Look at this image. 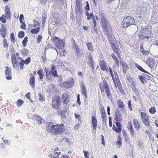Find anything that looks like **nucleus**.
<instances>
[{
	"mask_svg": "<svg viewBox=\"0 0 158 158\" xmlns=\"http://www.w3.org/2000/svg\"><path fill=\"white\" fill-rule=\"evenodd\" d=\"M99 16L101 18V24L105 32H108L109 36H111V34L110 33L109 31L110 30V25L108 20L106 19V16L104 13H101L99 14Z\"/></svg>",
	"mask_w": 158,
	"mask_h": 158,
	"instance_id": "1",
	"label": "nucleus"
},
{
	"mask_svg": "<svg viewBox=\"0 0 158 158\" xmlns=\"http://www.w3.org/2000/svg\"><path fill=\"white\" fill-rule=\"evenodd\" d=\"M48 127L50 128L49 130L50 133L53 135H57L61 134L65 130V128L63 124L52 125V126L49 125Z\"/></svg>",
	"mask_w": 158,
	"mask_h": 158,
	"instance_id": "2",
	"label": "nucleus"
},
{
	"mask_svg": "<svg viewBox=\"0 0 158 158\" xmlns=\"http://www.w3.org/2000/svg\"><path fill=\"white\" fill-rule=\"evenodd\" d=\"M135 20L134 18L130 16L125 17L122 23V26L123 28H126L134 24Z\"/></svg>",
	"mask_w": 158,
	"mask_h": 158,
	"instance_id": "3",
	"label": "nucleus"
},
{
	"mask_svg": "<svg viewBox=\"0 0 158 158\" xmlns=\"http://www.w3.org/2000/svg\"><path fill=\"white\" fill-rule=\"evenodd\" d=\"M150 32L149 30L146 28H143L141 29L139 34L138 36L141 40L148 39L150 38Z\"/></svg>",
	"mask_w": 158,
	"mask_h": 158,
	"instance_id": "4",
	"label": "nucleus"
},
{
	"mask_svg": "<svg viewBox=\"0 0 158 158\" xmlns=\"http://www.w3.org/2000/svg\"><path fill=\"white\" fill-rule=\"evenodd\" d=\"M53 42L58 49H62L64 46V43L62 40L58 37H54L52 39Z\"/></svg>",
	"mask_w": 158,
	"mask_h": 158,
	"instance_id": "5",
	"label": "nucleus"
},
{
	"mask_svg": "<svg viewBox=\"0 0 158 158\" xmlns=\"http://www.w3.org/2000/svg\"><path fill=\"white\" fill-rule=\"evenodd\" d=\"M52 107L55 109L58 108L60 106V97L59 96H56L52 98Z\"/></svg>",
	"mask_w": 158,
	"mask_h": 158,
	"instance_id": "6",
	"label": "nucleus"
},
{
	"mask_svg": "<svg viewBox=\"0 0 158 158\" xmlns=\"http://www.w3.org/2000/svg\"><path fill=\"white\" fill-rule=\"evenodd\" d=\"M141 115L142 122L143 123L147 126H149L150 124L147 114L145 112H142L141 113Z\"/></svg>",
	"mask_w": 158,
	"mask_h": 158,
	"instance_id": "7",
	"label": "nucleus"
},
{
	"mask_svg": "<svg viewBox=\"0 0 158 158\" xmlns=\"http://www.w3.org/2000/svg\"><path fill=\"white\" fill-rule=\"evenodd\" d=\"M111 47L114 52L116 53L119 57L120 54V50L117 42H115L111 44Z\"/></svg>",
	"mask_w": 158,
	"mask_h": 158,
	"instance_id": "8",
	"label": "nucleus"
},
{
	"mask_svg": "<svg viewBox=\"0 0 158 158\" xmlns=\"http://www.w3.org/2000/svg\"><path fill=\"white\" fill-rule=\"evenodd\" d=\"M115 117L116 122H120L122 120V115L119 109H117L116 110Z\"/></svg>",
	"mask_w": 158,
	"mask_h": 158,
	"instance_id": "9",
	"label": "nucleus"
},
{
	"mask_svg": "<svg viewBox=\"0 0 158 158\" xmlns=\"http://www.w3.org/2000/svg\"><path fill=\"white\" fill-rule=\"evenodd\" d=\"M146 63L149 67L153 68L156 64V61L152 58L148 57L147 58Z\"/></svg>",
	"mask_w": 158,
	"mask_h": 158,
	"instance_id": "10",
	"label": "nucleus"
},
{
	"mask_svg": "<svg viewBox=\"0 0 158 158\" xmlns=\"http://www.w3.org/2000/svg\"><path fill=\"white\" fill-rule=\"evenodd\" d=\"M6 70L5 72L6 78L8 80H11L12 79L11 69L10 68L6 67Z\"/></svg>",
	"mask_w": 158,
	"mask_h": 158,
	"instance_id": "11",
	"label": "nucleus"
},
{
	"mask_svg": "<svg viewBox=\"0 0 158 158\" xmlns=\"http://www.w3.org/2000/svg\"><path fill=\"white\" fill-rule=\"evenodd\" d=\"M90 67H91L93 70L94 69V62L93 60V57L90 53H89V58L88 59Z\"/></svg>",
	"mask_w": 158,
	"mask_h": 158,
	"instance_id": "12",
	"label": "nucleus"
},
{
	"mask_svg": "<svg viewBox=\"0 0 158 158\" xmlns=\"http://www.w3.org/2000/svg\"><path fill=\"white\" fill-rule=\"evenodd\" d=\"M109 32L111 34L110 35H111L109 36V34H108V32H105L106 33H107V35L108 36L109 38V40L110 41V42L111 44H113L114 43H115V42H117L116 39L114 36L113 35H112V32L110 31V30L109 31Z\"/></svg>",
	"mask_w": 158,
	"mask_h": 158,
	"instance_id": "13",
	"label": "nucleus"
},
{
	"mask_svg": "<svg viewBox=\"0 0 158 158\" xmlns=\"http://www.w3.org/2000/svg\"><path fill=\"white\" fill-rule=\"evenodd\" d=\"M100 67L102 70L107 71L108 67L104 60H101L99 63Z\"/></svg>",
	"mask_w": 158,
	"mask_h": 158,
	"instance_id": "14",
	"label": "nucleus"
},
{
	"mask_svg": "<svg viewBox=\"0 0 158 158\" xmlns=\"http://www.w3.org/2000/svg\"><path fill=\"white\" fill-rule=\"evenodd\" d=\"M74 84V82L73 79L71 81H68L63 83V85L66 88H71L73 87Z\"/></svg>",
	"mask_w": 158,
	"mask_h": 158,
	"instance_id": "15",
	"label": "nucleus"
},
{
	"mask_svg": "<svg viewBox=\"0 0 158 158\" xmlns=\"http://www.w3.org/2000/svg\"><path fill=\"white\" fill-rule=\"evenodd\" d=\"M69 96L67 94H64L62 95V99L63 100V103L67 104L69 102Z\"/></svg>",
	"mask_w": 158,
	"mask_h": 158,
	"instance_id": "16",
	"label": "nucleus"
},
{
	"mask_svg": "<svg viewBox=\"0 0 158 158\" xmlns=\"http://www.w3.org/2000/svg\"><path fill=\"white\" fill-rule=\"evenodd\" d=\"M5 17H6L7 19H10L11 17L10 9L8 6H6L5 7Z\"/></svg>",
	"mask_w": 158,
	"mask_h": 158,
	"instance_id": "17",
	"label": "nucleus"
},
{
	"mask_svg": "<svg viewBox=\"0 0 158 158\" xmlns=\"http://www.w3.org/2000/svg\"><path fill=\"white\" fill-rule=\"evenodd\" d=\"M120 62L122 66L123 72V73H125L129 69L128 65L126 62H123V60L122 61H120Z\"/></svg>",
	"mask_w": 158,
	"mask_h": 158,
	"instance_id": "18",
	"label": "nucleus"
},
{
	"mask_svg": "<svg viewBox=\"0 0 158 158\" xmlns=\"http://www.w3.org/2000/svg\"><path fill=\"white\" fill-rule=\"evenodd\" d=\"M92 123L93 124V129L96 130L97 126V119L96 117L94 116L92 117Z\"/></svg>",
	"mask_w": 158,
	"mask_h": 158,
	"instance_id": "19",
	"label": "nucleus"
},
{
	"mask_svg": "<svg viewBox=\"0 0 158 158\" xmlns=\"http://www.w3.org/2000/svg\"><path fill=\"white\" fill-rule=\"evenodd\" d=\"M35 76L33 75L32 76L30 77L29 80V84L32 88L35 87Z\"/></svg>",
	"mask_w": 158,
	"mask_h": 158,
	"instance_id": "20",
	"label": "nucleus"
},
{
	"mask_svg": "<svg viewBox=\"0 0 158 158\" xmlns=\"http://www.w3.org/2000/svg\"><path fill=\"white\" fill-rule=\"evenodd\" d=\"M139 12H138V14H142V15H144L147 12V8L144 6H142L141 7L140 9Z\"/></svg>",
	"mask_w": 158,
	"mask_h": 158,
	"instance_id": "21",
	"label": "nucleus"
},
{
	"mask_svg": "<svg viewBox=\"0 0 158 158\" xmlns=\"http://www.w3.org/2000/svg\"><path fill=\"white\" fill-rule=\"evenodd\" d=\"M74 51L78 57H80V51L79 47L77 45L73 48Z\"/></svg>",
	"mask_w": 158,
	"mask_h": 158,
	"instance_id": "22",
	"label": "nucleus"
},
{
	"mask_svg": "<svg viewBox=\"0 0 158 158\" xmlns=\"http://www.w3.org/2000/svg\"><path fill=\"white\" fill-rule=\"evenodd\" d=\"M97 23L96 22H95V24H94V27H93L92 28V33H96L97 34H98V31L97 27Z\"/></svg>",
	"mask_w": 158,
	"mask_h": 158,
	"instance_id": "23",
	"label": "nucleus"
},
{
	"mask_svg": "<svg viewBox=\"0 0 158 158\" xmlns=\"http://www.w3.org/2000/svg\"><path fill=\"white\" fill-rule=\"evenodd\" d=\"M134 125L137 130H138L140 127L139 123L138 121L135 119H134L133 121Z\"/></svg>",
	"mask_w": 158,
	"mask_h": 158,
	"instance_id": "24",
	"label": "nucleus"
},
{
	"mask_svg": "<svg viewBox=\"0 0 158 158\" xmlns=\"http://www.w3.org/2000/svg\"><path fill=\"white\" fill-rule=\"evenodd\" d=\"M135 65L137 68L139 69V70L147 74H148L149 75L150 74L147 71H146L145 70L143 69L141 66H140L139 64H135Z\"/></svg>",
	"mask_w": 158,
	"mask_h": 158,
	"instance_id": "25",
	"label": "nucleus"
},
{
	"mask_svg": "<svg viewBox=\"0 0 158 158\" xmlns=\"http://www.w3.org/2000/svg\"><path fill=\"white\" fill-rule=\"evenodd\" d=\"M43 73V69H42L39 70L37 72V74L39 76L40 80L43 79V78L44 75Z\"/></svg>",
	"mask_w": 158,
	"mask_h": 158,
	"instance_id": "26",
	"label": "nucleus"
},
{
	"mask_svg": "<svg viewBox=\"0 0 158 158\" xmlns=\"http://www.w3.org/2000/svg\"><path fill=\"white\" fill-rule=\"evenodd\" d=\"M35 120L37 122L38 124L40 125L42 123L43 119L40 116H38L37 115L35 116Z\"/></svg>",
	"mask_w": 158,
	"mask_h": 158,
	"instance_id": "27",
	"label": "nucleus"
},
{
	"mask_svg": "<svg viewBox=\"0 0 158 158\" xmlns=\"http://www.w3.org/2000/svg\"><path fill=\"white\" fill-rule=\"evenodd\" d=\"M81 90L82 94L85 96L86 98H87L86 90L83 84L81 85Z\"/></svg>",
	"mask_w": 158,
	"mask_h": 158,
	"instance_id": "28",
	"label": "nucleus"
},
{
	"mask_svg": "<svg viewBox=\"0 0 158 158\" xmlns=\"http://www.w3.org/2000/svg\"><path fill=\"white\" fill-rule=\"evenodd\" d=\"M88 49L89 51L92 52L94 51V49L92 44L90 42H88L86 44Z\"/></svg>",
	"mask_w": 158,
	"mask_h": 158,
	"instance_id": "29",
	"label": "nucleus"
},
{
	"mask_svg": "<svg viewBox=\"0 0 158 158\" xmlns=\"http://www.w3.org/2000/svg\"><path fill=\"white\" fill-rule=\"evenodd\" d=\"M48 74L50 75L51 74L54 77L57 76V71L56 70H51L50 71L49 70H48Z\"/></svg>",
	"mask_w": 158,
	"mask_h": 158,
	"instance_id": "30",
	"label": "nucleus"
},
{
	"mask_svg": "<svg viewBox=\"0 0 158 158\" xmlns=\"http://www.w3.org/2000/svg\"><path fill=\"white\" fill-rule=\"evenodd\" d=\"M123 135L124 137L125 140L127 143H128L130 142V139L128 138L127 135L125 131H123Z\"/></svg>",
	"mask_w": 158,
	"mask_h": 158,
	"instance_id": "31",
	"label": "nucleus"
},
{
	"mask_svg": "<svg viewBox=\"0 0 158 158\" xmlns=\"http://www.w3.org/2000/svg\"><path fill=\"white\" fill-rule=\"evenodd\" d=\"M105 93L107 95V96L110 99L111 97V93L110 92L109 88H107L106 89H105Z\"/></svg>",
	"mask_w": 158,
	"mask_h": 158,
	"instance_id": "32",
	"label": "nucleus"
},
{
	"mask_svg": "<svg viewBox=\"0 0 158 158\" xmlns=\"http://www.w3.org/2000/svg\"><path fill=\"white\" fill-rule=\"evenodd\" d=\"M7 30L6 29H4L1 30V29L0 30V33L1 35V36L3 37V38H5V36L6 35V31Z\"/></svg>",
	"mask_w": 158,
	"mask_h": 158,
	"instance_id": "33",
	"label": "nucleus"
},
{
	"mask_svg": "<svg viewBox=\"0 0 158 158\" xmlns=\"http://www.w3.org/2000/svg\"><path fill=\"white\" fill-rule=\"evenodd\" d=\"M40 28L38 27L37 28H34L32 29L31 31V32L32 34H36L38 33L40 31Z\"/></svg>",
	"mask_w": 158,
	"mask_h": 158,
	"instance_id": "34",
	"label": "nucleus"
},
{
	"mask_svg": "<svg viewBox=\"0 0 158 158\" xmlns=\"http://www.w3.org/2000/svg\"><path fill=\"white\" fill-rule=\"evenodd\" d=\"M118 106L120 108H122L124 106L123 102L121 100H118L117 101Z\"/></svg>",
	"mask_w": 158,
	"mask_h": 158,
	"instance_id": "35",
	"label": "nucleus"
},
{
	"mask_svg": "<svg viewBox=\"0 0 158 158\" xmlns=\"http://www.w3.org/2000/svg\"><path fill=\"white\" fill-rule=\"evenodd\" d=\"M6 19L5 15H3L0 18V20L2 23H4L6 22Z\"/></svg>",
	"mask_w": 158,
	"mask_h": 158,
	"instance_id": "36",
	"label": "nucleus"
},
{
	"mask_svg": "<svg viewBox=\"0 0 158 158\" xmlns=\"http://www.w3.org/2000/svg\"><path fill=\"white\" fill-rule=\"evenodd\" d=\"M28 41V37L27 36H25L22 41V44L23 46L25 47L27 45V43Z\"/></svg>",
	"mask_w": 158,
	"mask_h": 158,
	"instance_id": "37",
	"label": "nucleus"
},
{
	"mask_svg": "<svg viewBox=\"0 0 158 158\" xmlns=\"http://www.w3.org/2000/svg\"><path fill=\"white\" fill-rule=\"evenodd\" d=\"M22 54L24 56H26L28 55V51L26 48H24L22 50Z\"/></svg>",
	"mask_w": 158,
	"mask_h": 158,
	"instance_id": "38",
	"label": "nucleus"
},
{
	"mask_svg": "<svg viewBox=\"0 0 158 158\" xmlns=\"http://www.w3.org/2000/svg\"><path fill=\"white\" fill-rule=\"evenodd\" d=\"M25 64L24 61V60H22L19 62V65L20 68V69H23V66L24 64Z\"/></svg>",
	"mask_w": 158,
	"mask_h": 158,
	"instance_id": "39",
	"label": "nucleus"
},
{
	"mask_svg": "<svg viewBox=\"0 0 158 158\" xmlns=\"http://www.w3.org/2000/svg\"><path fill=\"white\" fill-rule=\"evenodd\" d=\"M82 7H79L77 8V10H76V12L77 14L78 15H81L83 13V12L82 10Z\"/></svg>",
	"mask_w": 158,
	"mask_h": 158,
	"instance_id": "40",
	"label": "nucleus"
},
{
	"mask_svg": "<svg viewBox=\"0 0 158 158\" xmlns=\"http://www.w3.org/2000/svg\"><path fill=\"white\" fill-rule=\"evenodd\" d=\"M102 87L104 88V89H106L107 88H109V87L107 85V84L106 81H103L102 82Z\"/></svg>",
	"mask_w": 158,
	"mask_h": 158,
	"instance_id": "41",
	"label": "nucleus"
},
{
	"mask_svg": "<svg viewBox=\"0 0 158 158\" xmlns=\"http://www.w3.org/2000/svg\"><path fill=\"white\" fill-rule=\"evenodd\" d=\"M149 112L151 114H154L156 112L155 108L154 107H151L149 109Z\"/></svg>",
	"mask_w": 158,
	"mask_h": 158,
	"instance_id": "42",
	"label": "nucleus"
},
{
	"mask_svg": "<svg viewBox=\"0 0 158 158\" xmlns=\"http://www.w3.org/2000/svg\"><path fill=\"white\" fill-rule=\"evenodd\" d=\"M24 32L23 31H20L19 32L18 36L19 38H23L24 36Z\"/></svg>",
	"mask_w": 158,
	"mask_h": 158,
	"instance_id": "43",
	"label": "nucleus"
},
{
	"mask_svg": "<svg viewBox=\"0 0 158 158\" xmlns=\"http://www.w3.org/2000/svg\"><path fill=\"white\" fill-rule=\"evenodd\" d=\"M139 79V80L141 81L143 83V84H144V81H145V79L144 78V77L142 75H139L138 76Z\"/></svg>",
	"mask_w": 158,
	"mask_h": 158,
	"instance_id": "44",
	"label": "nucleus"
},
{
	"mask_svg": "<svg viewBox=\"0 0 158 158\" xmlns=\"http://www.w3.org/2000/svg\"><path fill=\"white\" fill-rule=\"evenodd\" d=\"M11 41L14 43L15 41V35L13 33H12L10 35Z\"/></svg>",
	"mask_w": 158,
	"mask_h": 158,
	"instance_id": "45",
	"label": "nucleus"
},
{
	"mask_svg": "<svg viewBox=\"0 0 158 158\" xmlns=\"http://www.w3.org/2000/svg\"><path fill=\"white\" fill-rule=\"evenodd\" d=\"M39 99L40 101L43 102L45 99L43 98V95L40 93L39 94Z\"/></svg>",
	"mask_w": 158,
	"mask_h": 158,
	"instance_id": "46",
	"label": "nucleus"
},
{
	"mask_svg": "<svg viewBox=\"0 0 158 158\" xmlns=\"http://www.w3.org/2000/svg\"><path fill=\"white\" fill-rule=\"evenodd\" d=\"M3 46L4 48H8V44L6 41V39H4L3 40Z\"/></svg>",
	"mask_w": 158,
	"mask_h": 158,
	"instance_id": "47",
	"label": "nucleus"
},
{
	"mask_svg": "<svg viewBox=\"0 0 158 158\" xmlns=\"http://www.w3.org/2000/svg\"><path fill=\"white\" fill-rule=\"evenodd\" d=\"M31 61V58L30 57H28L25 60H24V63L25 64H29Z\"/></svg>",
	"mask_w": 158,
	"mask_h": 158,
	"instance_id": "48",
	"label": "nucleus"
},
{
	"mask_svg": "<svg viewBox=\"0 0 158 158\" xmlns=\"http://www.w3.org/2000/svg\"><path fill=\"white\" fill-rule=\"evenodd\" d=\"M42 38V36L41 35H39L37 37V42L39 44Z\"/></svg>",
	"mask_w": 158,
	"mask_h": 158,
	"instance_id": "49",
	"label": "nucleus"
},
{
	"mask_svg": "<svg viewBox=\"0 0 158 158\" xmlns=\"http://www.w3.org/2000/svg\"><path fill=\"white\" fill-rule=\"evenodd\" d=\"M114 83L116 87H117L119 85H120L121 84L119 80H115V82Z\"/></svg>",
	"mask_w": 158,
	"mask_h": 158,
	"instance_id": "50",
	"label": "nucleus"
},
{
	"mask_svg": "<svg viewBox=\"0 0 158 158\" xmlns=\"http://www.w3.org/2000/svg\"><path fill=\"white\" fill-rule=\"evenodd\" d=\"M133 90L135 92V94L136 95H138L139 94V93L138 90V89H137L136 87V86L135 87H134L133 88H132Z\"/></svg>",
	"mask_w": 158,
	"mask_h": 158,
	"instance_id": "51",
	"label": "nucleus"
},
{
	"mask_svg": "<svg viewBox=\"0 0 158 158\" xmlns=\"http://www.w3.org/2000/svg\"><path fill=\"white\" fill-rule=\"evenodd\" d=\"M23 103V101L21 99H19L17 101V104L18 105L21 106Z\"/></svg>",
	"mask_w": 158,
	"mask_h": 158,
	"instance_id": "52",
	"label": "nucleus"
},
{
	"mask_svg": "<svg viewBox=\"0 0 158 158\" xmlns=\"http://www.w3.org/2000/svg\"><path fill=\"white\" fill-rule=\"evenodd\" d=\"M127 128L129 130L131 129H133L132 123L130 122H128Z\"/></svg>",
	"mask_w": 158,
	"mask_h": 158,
	"instance_id": "53",
	"label": "nucleus"
},
{
	"mask_svg": "<svg viewBox=\"0 0 158 158\" xmlns=\"http://www.w3.org/2000/svg\"><path fill=\"white\" fill-rule=\"evenodd\" d=\"M76 6L77 8L82 7L81 5L80 4L79 0H77L76 2Z\"/></svg>",
	"mask_w": 158,
	"mask_h": 158,
	"instance_id": "54",
	"label": "nucleus"
},
{
	"mask_svg": "<svg viewBox=\"0 0 158 158\" xmlns=\"http://www.w3.org/2000/svg\"><path fill=\"white\" fill-rule=\"evenodd\" d=\"M46 16H45V17H44L43 16L42 18V23L43 24H44L45 23L46 21Z\"/></svg>",
	"mask_w": 158,
	"mask_h": 158,
	"instance_id": "55",
	"label": "nucleus"
},
{
	"mask_svg": "<svg viewBox=\"0 0 158 158\" xmlns=\"http://www.w3.org/2000/svg\"><path fill=\"white\" fill-rule=\"evenodd\" d=\"M13 66L15 69H18L19 67V64L18 63H12Z\"/></svg>",
	"mask_w": 158,
	"mask_h": 158,
	"instance_id": "56",
	"label": "nucleus"
},
{
	"mask_svg": "<svg viewBox=\"0 0 158 158\" xmlns=\"http://www.w3.org/2000/svg\"><path fill=\"white\" fill-rule=\"evenodd\" d=\"M83 152L84 154V156H85V158H89V157H88V156H89V153L87 152H86L85 151H83Z\"/></svg>",
	"mask_w": 158,
	"mask_h": 158,
	"instance_id": "57",
	"label": "nucleus"
},
{
	"mask_svg": "<svg viewBox=\"0 0 158 158\" xmlns=\"http://www.w3.org/2000/svg\"><path fill=\"white\" fill-rule=\"evenodd\" d=\"M143 76L144 77L145 79H148L149 80L150 79V77L148 75H147V74H143Z\"/></svg>",
	"mask_w": 158,
	"mask_h": 158,
	"instance_id": "58",
	"label": "nucleus"
},
{
	"mask_svg": "<svg viewBox=\"0 0 158 158\" xmlns=\"http://www.w3.org/2000/svg\"><path fill=\"white\" fill-rule=\"evenodd\" d=\"M128 105L129 109L131 111H132V109L131 107V101L130 100H129L128 101Z\"/></svg>",
	"mask_w": 158,
	"mask_h": 158,
	"instance_id": "59",
	"label": "nucleus"
},
{
	"mask_svg": "<svg viewBox=\"0 0 158 158\" xmlns=\"http://www.w3.org/2000/svg\"><path fill=\"white\" fill-rule=\"evenodd\" d=\"M45 71L46 72V77L47 78L48 80H50V78L49 77V75H50V74H48V69L47 70L46 69H45Z\"/></svg>",
	"mask_w": 158,
	"mask_h": 158,
	"instance_id": "60",
	"label": "nucleus"
},
{
	"mask_svg": "<svg viewBox=\"0 0 158 158\" xmlns=\"http://www.w3.org/2000/svg\"><path fill=\"white\" fill-rule=\"evenodd\" d=\"M130 131V133L131 135L132 136H134L135 134L134 133V131L133 129H131L129 130Z\"/></svg>",
	"mask_w": 158,
	"mask_h": 158,
	"instance_id": "61",
	"label": "nucleus"
},
{
	"mask_svg": "<svg viewBox=\"0 0 158 158\" xmlns=\"http://www.w3.org/2000/svg\"><path fill=\"white\" fill-rule=\"evenodd\" d=\"M2 139L3 142L5 143V144H10V142L8 141L7 140L4 139L3 137L2 138Z\"/></svg>",
	"mask_w": 158,
	"mask_h": 158,
	"instance_id": "62",
	"label": "nucleus"
},
{
	"mask_svg": "<svg viewBox=\"0 0 158 158\" xmlns=\"http://www.w3.org/2000/svg\"><path fill=\"white\" fill-rule=\"evenodd\" d=\"M116 125L117 127V128H122V125L120 123L118 122H116Z\"/></svg>",
	"mask_w": 158,
	"mask_h": 158,
	"instance_id": "63",
	"label": "nucleus"
},
{
	"mask_svg": "<svg viewBox=\"0 0 158 158\" xmlns=\"http://www.w3.org/2000/svg\"><path fill=\"white\" fill-rule=\"evenodd\" d=\"M122 128H117L116 129L115 131L118 133H120L121 132Z\"/></svg>",
	"mask_w": 158,
	"mask_h": 158,
	"instance_id": "64",
	"label": "nucleus"
}]
</instances>
